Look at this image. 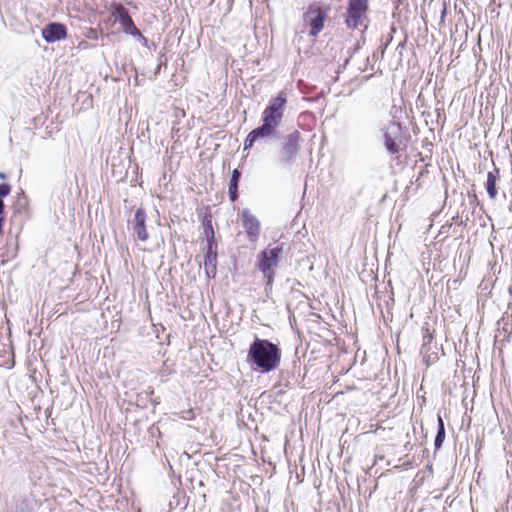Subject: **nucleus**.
<instances>
[{
    "instance_id": "1",
    "label": "nucleus",
    "mask_w": 512,
    "mask_h": 512,
    "mask_svg": "<svg viewBox=\"0 0 512 512\" xmlns=\"http://www.w3.org/2000/svg\"><path fill=\"white\" fill-rule=\"evenodd\" d=\"M286 103L287 97L283 91L269 101L262 113V125L253 129L244 141L245 150L250 149L256 141L276 138Z\"/></svg>"
},
{
    "instance_id": "2",
    "label": "nucleus",
    "mask_w": 512,
    "mask_h": 512,
    "mask_svg": "<svg viewBox=\"0 0 512 512\" xmlns=\"http://www.w3.org/2000/svg\"><path fill=\"white\" fill-rule=\"evenodd\" d=\"M247 358L262 373H268L279 366L281 353L269 340L256 338L250 345Z\"/></svg>"
},
{
    "instance_id": "3",
    "label": "nucleus",
    "mask_w": 512,
    "mask_h": 512,
    "mask_svg": "<svg viewBox=\"0 0 512 512\" xmlns=\"http://www.w3.org/2000/svg\"><path fill=\"white\" fill-rule=\"evenodd\" d=\"M301 135L299 131H293L288 134L282 144L279 161L285 166H291L296 162L299 153V141Z\"/></svg>"
},
{
    "instance_id": "4",
    "label": "nucleus",
    "mask_w": 512,
    "mask_h": 512,
    "mask_svg": "<svg viewBox=\"0 0 512 512\" xmlns=\"http://www.w3.org/2000/svg\"><path fill=\"white\" fill-rule=\"evenodd\" d=\"M283 247L282 245H278L273 248H267L263 250L258 258V268L267 278L268 283L272 282L273 272L272 269L277 266L278 259L280 254L282 253Z\"/></svg>"
},
{
    "instance_id": "5",
    "label": "nucleus",
    "mask_w": 512,
    "mask_h": 512,
    "mask_svg": "<svg viewBox=\"0 0 512 512\" xmlns=\"http://www.w3.org/2000/svg\"><path fill=\"white\" fill-rule=\"evenodd\" d=\"M367 9L368 0H350L345 18L347 27L356 29L362 26Z\"/></svg>"
},
{
    "instance_id": "6",
    "label": "nucleus",
    "mask_w": 512,
    "mask_h": 512,
    "mask_svg": "<svg viewBox=\"0 0 512 512\" xmlns=\"http://www.w3.org/2000/svg\"><path fill=\"white\" fill-rule=\"evenodd\" d=\"M111 15L118 21L124 33L144 38L140 30L135 26L132 18L128 14V11L121 3H112L110 6Z\"/></svg>"
},
{
    "instance_id": "7",
    "label": "nucleus",
    "mask_w": 512,
    "mask_h": 512,
    "mask_svg": "<svg viewBox=\"0 0 512 512\" xmlns=\"http://www.w3.org/2000/svg\"><path fill=\"white\" fill-rule=\"evenodd\" d=\"M326 12L319 7H311L304 14V23L311 27L309 34L316 37L324 27Z\"/></svg>"
},
{
    "instance_id": "8",
    "label": "nucleus",
    "mask_w": 512,
    "mask_h": 512,
    "mask_svg": "<svg viewBox=\"0 0 512 512\" xmlns=\"http://www.w3.org/2000/svg\"><path fill=\"white\" fill-rule=\"evenodd\" d=\"M242 226L245 230L247 238L251 242H256L260 235L261 224L260 221L254 216L249 209L241 211Z\"/></svg>"
},
{
    "instance_id": "9",
    "label": "nucleus",
    "mask_w": 512,
    "mask_h": 512,
    "mask_svg": "<svg viewBox=\"0 0 512 512\" xmlns=\"http://www.w3.org/2000/svg\"><path fill=\"white\" fill-rule=\"evenodd\" d=\"M204 270L208 278H214L217 271V244L213 236L208 239L207 249L204 260Z\"/></svg>"
},
{
    "instance_id": "10",
    "label": "nucleus",
    "mask_w": 512,
    "mask_h": 512,
    "mask_svg": "<svg viewBox=\"0 0 512 512\" xmlns=\"http://www.w3.org/2000/svg\"><path fill=\"white\" fill-rule=\"evenodd\" d=\"M146 213L142 208L136 210L133 220L129 221L132 225L133 235L139 240L146 241L149 237L146 229Z\"/></svg>"
},
{
    "instance_id": "11",
    "label": "nucleus",
    "mask_w": 512,
    "mask_h": 512,
    "mask_svg": "<svg viewBox=\"0 0 512 512\" xmlns=\"http://www.w3.org/2000/svg\"><path fill=\"white\" fill-rule=\"evenodd\" d=\"M66 27L61 23H50L42 30V36L48 43H53L66 38Z\"/></svg>"
},
{
    "instance_id": "12",
    "label": "nucleus",
    "mask_w": 512,
    "mask_h": 512,
    "mask_svg": "<svg viewBox=\"0 0 512 512\" xmlns=\"http://www.w3.org/2000/svg\"><path fill=\"white\" fill-rule=\"evenodd\" d=\"M400 131V124L391 123L384 134L385 147L390 154H396L399 152V146L396 144L393 136Z\"/></svg>"
},
{
    "instance_id": "13",
    "label": "nucleus",
    "mask_w": 512,
    "mask_h": 512,
    "mask_svg": "<svg viewBox=\"0 0 512 512\" xmlns=\"http://www.w3.org/2000/svg\"><path fill=\"white\" fill-rule=\"evenodd\" d=\"M499 177V170L497 168H494L493 171L488 172L487 174V181L485 184L487 193L491 199H495L497 197V189H496V182Z\"/></svg>"
},
{
    "instance_id": "14",
    "label": "nucleus",
    "mask_w": 512,
    "mask_h": 512,
    "mask_svg": "<svg viewBox=\"0 0 512 512\" xmlns=\"http://www.w3.org/2000/svg\"><path fill=\"white\" fill-rule=\"evenodd\" d=\"M240 176H241V173L239 172V170L234 169L232 172V176H231L230 183H229V190H228L229 197L232 202H234L238 197L237 190H238V182H239Z\"/></svg>"
},
{
    "instance_id": "15",
    "label": "nucleus",
    "mask_w": 512,
    "mask_h": 512,
    "mask_svg": "<svg viewBox=\"0 0 512 512\" xmlns=\"http://www.w3.org/2000/svg\"><path fill=\"white\" fill-rule=\"evenodd\" d=\"M445 439V428L443 420L440 416H438V431L435 437L434 445L436 448H440Z\"/></svg>"
},
{
    "instance_id": "16",
    "label": "nucleus",
    "mask_w": 512,
    "mask_h": 512,
    "mask_svg": "<svg viewBox=\"0 0 512 512\" xmlns=\"http://www.w3.org/2000/svg\"><path fill=\"white\" fill-rule=\"evenodd\" d=\"M11 191V186L6 183L0 184V198L7 196Z\"/></svg>"
},
{
    "instance_id": "17",
    "label": "nucleus",
    "mask_w": 512,
    "mask_h": 512,
    "mask_svg": "<svg viewBox=\"0 0 512 512\" xmlns=\"http://www.w3.org/2000/svg\"><path fill=\"white\" fill-rule=\"evenodd\" d=\"M185 419H193L194 418V414L192 412V410H189L187 412V416H184Z\"/></svg>"
},
{
    "instance_id": "18",
    "label": "nucleus",
    "mask_w": 512,
    "mask_h": 512,
    "mask_svg": "<svg viewBox=\"0 0 512 512\" xmlns=\"http://www.w3.org/2000/svg\"><path fill=\"white\" fill-rule=\"evenodd\" d=\"M18 508H19L20 512H26V507H25L24 503H21L20 505H18Z\"/></svg>"
},
{
    "instance_id": "19",
    "label": "nucleus",
    "mask_w": 512,
    "mask_h": 512,
    "mask_svg": "<svg viewBox=\"0 0 512 512\" xmlns=\"http://www.w3.org/2000/svg\"><path fill=\"white\" fill-rule=\"evenodd\" d=\"M4 210V203L3 200L0 198V215L3 213Z\"/></svg>"
},
{
    "instance_id": "20",
    "label": "nucleus",
    "mask_w": 512,
    "mask_h": 512,
    "mask_svg": "<svg viewBox=\"0 0 512 512\" xmlns=\"http://www.w3.org/2000/svg\"><path fill=\"white\" fill-rule=\"evenodd\" d=\"M0 178H1V179H5V178H6V175H5L3 172H0Z\"/></svg>"
}]
</instances>
